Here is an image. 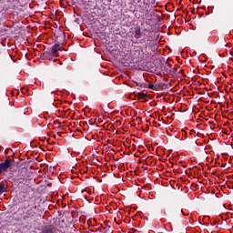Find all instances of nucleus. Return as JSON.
I'll return each mask as SVG.
<instances>
[{
  "mask_svg": "<svg viewBox=\"0 0 233 233\" xmlns=\"http://www.w3.org/2000/svg\"><path fill=\"white\" fill-rule=\"evenodd\" d=\"M18 216L22 221L28 222L37 218V197L34 189H29L23 194V200L18 203Z\"/></svg>",
  "mask_w": 233,
  "mask_h": 233,
  "instance_id": "nucleus-1",
  "label": "nucleus"
},
{
  "mask_svg": "<svg viewBox=\"0 0 233 233\" xmlns=\"http://www.w3.org/2000/svg\"><path fill=\"white\" fill-rule=\"evenodd\" d=\"M140 45H143V46H147L149 48H152L153 54H156L157 52V45L154 44V41L150 39V37H144L139 40Z\"/></svg>",
  "mask_w": 233,
  "mask_h": 233,
  "instance_id": "nucleus-2",
  "label": "nucleus"
},
{
  "mask_svg": "<svg viewBox=\"0 0 233 233\" xmlns=\"http://www.w3.org/2000/svg\"><path fill=\"white\" fill-rule=\"evenodd\" d=\"M61 50V45L59 43L55 44L52 47L46 50L44 52L45 57H48V59H52V56H56V52H59Z\"/></svg>",
  "mask_w": 233,
  "mask_h": 233,
  "instance_id": "nucleus-3",
  "label": "nucleus"
},
{
  "mask_svg": "<svg viewBox=\"0 0 233 233\" xmlns=\"http://www.w3.org/2000/svg\"><path fill=\"white\" fill-rule=\"evenodd\" d=\"M148 48H150L148 46V44L140 47V50L142 52V55L140 56L141 61H147V59H150V57H154V56L156 55L154 53L152 55V53L148 51Z\"/></svg>",
  "mask_w": 233,
  "mask_h": 233,
  "instance_id": "nucleus-4",
  "label": "nucleus"
},
{
  "mask_svg": "<svg viewBox=\"0 0 233 233\" xmlns=\"http://www.w3.org/2000/svg\"><path fill=\"white\" fill-rule=\"evenodd\" d=\"M12 165H14V160L5 159L4 162L0 163V176L3 172H7L8 168H12Z\"/></svg>",
  "mask_w": 233,
  "mask_h": 233,
  "instance_id": "nucleus-5",
  "label": "nucleus"
},
{
  "mask_svg": "<svg viewBox=\"0 0 233 233\" xmlns=\"http://www.w3.org/2000/svg\"><path fill=\"white\" fill-rule=\"evenodd\" d=\"M42 233H56V227L54 225L47 226L42 230Z\"/></svg>",
  "mask_w": 233,
  "mask_h": 233,
  "instance_id": "nucleus-6",
  "label": "nucleus"
},
{
  "mask_svg": "<svg viewBox=\"0 0 233 233\" xmlns=\"http://www.w3.org/2000/svg\"><path fill=\"white\" fill-rule=\"evenodd\" d=\"M137 99L141 100V99H147V97H148V95L147 93H137Z\"/></svg>",
  "mask_w": 233,
  "mask_h": 233,
  "instance_id": "nucleus-7",
  "label": "nucleus"
},
{
  "mask_svg": "<svg viewBox=\"0 0 233 233\" xmlns=\"http://www.w3.org/2000/svg\"><path fill=\"white\" fill-rule=\"evenodd\" d=\"M134 37L135 39H139L141 37V28H136Z\"/></svg>",
  "mask_w": 233,
  "mask_h": 233,
  "instance_id": "nucleus-8",
  "label": "nucleus"
},
{
  "mask_svg": "<svg viewBox=\"0 0 233 233\" xmlns=\"http://www.w3.org/2000/svg\"><path fill=\"white\" fill-rule=\"evenodd\" d=\"M138 8H140L139 9L140 14H145V12H147V14H148V12H150L147 7L143 8V6H141V5H138Z\"/></svg>",
  "mask_w": 233,
  "mask_h": 233,
  "instance_id": "nucleus-9",
  "label": "nucleus"
},
{
  "mask_svg": "<svg viewBox=\"0 0 233 233\" xmlns=\"http://www.w3.org/2000/svg\"><path fill=\"white\" fill-rule=\"evenodd\" d=\"M3 192H6V187H5V184L0 183V196Z\"/></svg>",
  "mask_w": 233,
  "mask_h": 233,
  "instance_id": "nucleus-10",
  "label": "nucleus"
},
{
  "mask_svg": "<svg viewBox=\"0 0 233 233\" xmlns=\"http://www.w3.org/2000/svg\"><path fill=\"white\" fill-rule=\"evenodd\" d=\"M147 88H149V90H156V86H154V84H149Z\"/></svg>",
  "mask_w": 233,
  "mask_h": 233,
  "instance_id": "nucleus-11",
  "label": "nucleus"
},
{
  "mask_svg": "<svg viewBox=\"0 0 233 233\" xmlns=\"http://www.w3.org/2000/svg\"><path fill=\"white\" fill-rule=\"evenodd\" d=\"M141 2V0H137V3H140Z\"/></svg>",
  "mask_w": 233,
  "mask_h": 233,
  "instance_id": "nucleus-12",
  "label": "nucleus"
},
{
  "mask_svg": "<svg viewBox=\"0 0 233 233\" xmlns=\"http://www.w3.org/2000/svg\"><path fill=\"white\" fill-rule=\"evenodd\" d=\"M146 5H147V6H149V5H148V4H146Z\"/></svg>",
  "mask_w": 233,
  "mask_h": 233,
  "instance_id": "nucleus-13",
  "label": "nucleus"
},
{
  "mask_svg": "<svg viewBox=\"0 0 233 233\" xmlns=\"http://www.w3.org/2000/svg\"><path fill=\"white\" fill-rule=\"evenodd\" d=\"M54 93H55V91H52V92H51V94H54Z\"/></svg>",
  "mask_w": 233,
  "mask_h": 233,
  "instance_id": "nucleus-14",
  "label": "nucleus"
}]
</instances>
